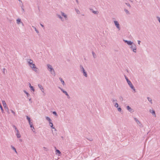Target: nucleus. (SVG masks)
Instances as JSON below:
<instances>
[{"label": "nucleus", "mask_w": 160, "mask_h": 160, "mask_svg": "<svg viewBox=\"0 0 160 160\" xmlns=\"http://www.w3.org/2000/svg\"><path fill=\"white\" fill-rule=\"evenodd\" d=\"M123 41L127 43L128 45L131 46L130 48L132 50V51L134 52H136L137 46L136 45L132 42L130 41H128L127 40H123Z\"/></svg>", "instance_id": "f257e3e1"}, {"label": "nucleus", "mask_w": 160, "mask_h": 160, "mask_svg": "<svg viewBox=\"0 0 160 160\" xmlns=\"http://www.w3.org/2000/svg\"><path fill=\"white\" fill-rule=\"evenodd\" d=\"M124 77L130 88L134 91V92H136V89L131 82L128 79V77L125 75H124Z\"/></svg>", "instance_id": "f03ea898"}, {"label": "nucleus", "mask_w": 160, "mask_h": 160, "mask_svg": "<svg viewBox=\"0 0 160 160\" xmlns=\"http://www.w3.org/2000/svg\"><path fill=\"white\" fill-rule=\"evenodd\" d=\"M47 67L48 69L51 72V73L52 74H53L54 76H55V71L52 66L48 64L47 65Z\"/></svg>", "instance_id": "7ed1b4c3"}, {"label": "nucleus", "mask_w": 160, "mask_h": 160, "mask_svg": "<svg viewBox=\"0 0 160 160\" xmlns=\"http://www.w3.org/2000/svg\"><path fill=\"white\" fill-rule=\"evenodd\" d=\"M80 70L81 72L83 73L84 76L85 77H88L87 74V72L85 71L83 66L82 65H80Z\"/></svg>", "instance_id": "20e7f679"}, {"label": "nucleus", "mask_w": 160, "mask_h": 160, "mask_svg": "<svg viewBox=\"0 0 160 160\" xmlns=\"http://www.w3.org/2000/svg\"><path fill=\"white\" fill-rule=\"evenodd\" d=\"M113 22H114V23L115 26H116V28H117L118 30H120L121 29V28H120V25H119L118 22L117 21H113Z\"/></svg>", "instance_id": "39448f33"}, {"label": "nucleus", "mask_w": 160, "mask_h": 160, "mask_svg": "<svg viewBox=\"0 0 160 160\" xmlns=\"http://www.w3.org/2000/svg\"><path fill=\"white\" fill-rule=\"evenodd\" d=\"M134 120L137 124L140 127H142L143 126L141 122L137 118H134Z\"/></svg>", "instance_id": "423d86ee"}, {"label": "nucleus", "mask_w": 160, "mask_h": 160, "mask_svg": "<svg viewBox=\"0 0 160 160\" xmlns=\"http://www.w3.org/2000/svg\"><path fill=\"white\" fill-rule=\"evenodd\" d=\"M30 67L33 70L36 72L37 71L38 68L36 67V66L34 64H33L31 66H30Z\"/></svg>", "instance_id": "0eeeda50"}, {"label": "nucleus", "mask_w": 160, "mask_h": 160, "mask_svg": "<svg viewBox=\"0 0 160 160\" xmlns=\"http://www.w3.org/2000/svg\"><path fill=\"white\" fill-rule=\"evenodd\" d=\"M38 86L40 89L41 90L42 92L44 93L43 95H45V93L44 92V89L42 85L40 84H38Z\"/></svg>", "instance_id": "6e6552de"}, {"label": "nucleus", "mask_w": 160, "mask_h": 160, "mask_svg": "<svg viewBox=\"0 0 160 160\" xmlns=\"http://www.w3.org/2000/svg\"><path fill=\"white\" fill-rule=\"evenodd\" d=\"M61 90V91L63 93H64L67 96H68V93H67V92L64 90L63 89H62V88H60V87H59L58 88Z\"/></svg>", "instance_id": "1a4fd4ad"}, {"label": "nucleus", "mask_w": 160, "mask_h": 160, "mask_svg": "<svg viewBox=\"0 0 160 160\" xmlns=\"http://www.w3.org/2000/svg\"><path fill=\"white\" fill-rule=\"evenodd\" d=\"M16 134L18 138H21V135L19 131V130L18 131L16 132Z\"/></svg>", "instance_id": "9d476101"}, {"label": "nucleus", "mask_w": 160, "mask_h": 160, "mask_svg": "<svg viewBox=\"0 0 160 160\" xmlns=\"http://www.w3.org/2000/svg\"><path fill=\"white\" fill-rule=\"evenodd\" d=\"M17 23L18 24H19L20 23H22V25H23V23L21 21V20L20 19H19V18H18V19L17 20Z\"/></svg>", "instance_id": "9b49d317"}, {"label": "nucleus", "mask_w": 160, "mask_h": 160, "mask_svg": "<svg viewBox=\"0 0 160 160\" xmlns=\"http://www.w3.org/2000/svg\"><path fill=\"white\" fill-rule=\"evenodd\" d=\"M29 61H28V63L29 65V66H31V65H32V64H33V61L31 59H29L28 60Z\"/></svg>", "instance_id": "f8f14e48"}, {"label": "nucleus", "mask_w": 160, "mask_h": 160, "mask_svg": "<svg viewBox=\"0 0 160 160\" xmlns=\"http://www.w3.org/2000/svg\"><path fill=\"white\" fill-rule=\"evenodd\" d=\"M90 10L94 14H97L98 13V11H94L93 9H90Z\"/></svg>", "instance_id": "ddd939ff"}, {"label": "nucleus", "mask_w": 160, "mask_h": 160, "mask_svg": "<svg viewBox=\"0 0 160 160\" xmlns=\"http://www.w3.org/2000/svg\"><path fill=\"white\" fill-rule=\"evenodd\" d=\"M12 128H13L14 129V132L18 131V130L17 128V127L14 125H12Z\"/></svg>", "instance_id": "4468645a"}, {"label": "nucleus", "mask_w": 160, "mask_h": 160, "mask_svg": "<svg viewBox=\"0 0 160 160\" xmlns=\"http://www.w3.org/2000/svg\"><path fill=\"white\" fill-rule=\"evenodd\" d=\"M59 79L62 83V84L63 86H64L65 85L64 81L62 80V79L61 78H59Z\"/></svg>", "instance_id": "2eb2a0df"}, {"label": "nucleus", "mask_w": 160, "mask_h": 160, "mask_svg": "<svg viewBox=\"0 0 160 160\" xmlns=\"http://www.w3.org/2000/svg\"><path fill=\"white\" fill-rule=\"evenodd\" d=\"M29 87L32 90L33 92L35 91V89L33 87L31 86V84L30 83H29Z\"/></svg>", "instance_id": "dca6fc26"}, {"label": "nucleus", "mask_w": 160, "mask_h": 160, "mask_svg": "<svg viewBox=\"0 0 160 160\" xmlns=\"http://www.w3.org/2000/svg\"><path fill=\"white\" fill-rule=\"evenodd\" d=\"M11 149L15 152L17 154V152L16 151V149L13 146H11Z\"/></svg>", "instance_id": "f3484780"}, {"label": "nucleus", "mask_w": 160, "mask_h": 160, "mask_svg": "<svg viewBox=\"0 0 160 160\" xmlns=\"http://www.w3.org/2000/svg\"><path fill=\"white\" fill-rule=\"evenodd\" d=\"M150 111L153 115L155 117H156V114L155 111Z\"/></svg>", "instance_id": "a211bd4d"}, {"label": "nucleus", "mask_w": 160, "mask_h": 160, "mask_svg": "<svg viewBox=\"0 0 160 160\" xmlns=\"http://www.w3.org/2000/svg\"><path fill=\"white\" fill-rule=\"evenodd\" d=\"M61 14L63 16L64 18H65L67 19V16L64 12H62Z\"/></svg>", "instance_id": "6ab92c4d"}, {"label": "nucleus", "mask_w": 160, "mask_h": 160, "mask_svg": "<svg viewBox=\"0 0 160 160\" xmlns=\"http://www.w3.org/2000/svg\"><path fill=\"white\" fill-rule=\"evenodd\" d=\"M49 123L50 126V127L54 129L55 130H56V129H55V128L54 127H53V124L52 123V122H50V123Z\"/></svg>", "instance_id": "aec40b11"}, {"label": "nucleus", "mask_w": 160, "mask_h": 160, "mask_svg": "<svg viewBox=\"0 0 160 160\" xmlns=\"http://www.w3.org/2000/svg\"><path fill=\"white\" fill-rule=\"evenodd\" d=\"M46 119L47 120L49 121V123H50V122H51L52 121L50 118L48 117H46Z\"/></svg>", "instance_id": "412c9836"}, {"label": "nucleus", "mask_w": 160, "mask_h": 160, "mask_svg": "<svg viewBox=\"0 0 160 160\" xmlns=\"http://www.w3.org/2000/svg\"><path fill=\"white\" fill-rule=\"evenodd\" d=\"M147 99H148V100L149 101V102L151 104H152V99L151 98H149V97H148L147 98Z\"/></svg>", "instance_id": "4be33fe9"}, {"label": "nucleus", "mask_w": 160, "mask_h": 160, "mask_svg": "<svg viewBox=\"0 0 160 160\" xmlns=\"http://www.w3.org/2000/svg\"><path fill=\"white\" fill-rule=\"evenodd\" d=\"M23 92H24L25 93H26V94L27 96L28 97H29L30 96V94H29V93L28 92H27V91H25V90H24V91H23Z\"/></svg>", "instance_id": "5701e85b"}, {"label": "nucleus", "mask_w": 160, "mask_h": 160, "mask_svg": "<svg viewBox=\"0 0 160 160\" xmlns=\"http://www.w3.org/2000/svg\"><path fill=\"white\" fill-rule=\"evenodd\" d=\"M26 117L27 119L28 120V122L31 121V118L29 117L28 116H26Z\"/></svg>", "instance_id": "b1692460"}, {"label": "nucleus", "mask_w": 160, "mask_h": 160, "mask_svg": "<svg viewBox=\"0 0 160 160\" xmlns=\"http://www.w3.org/2000/svg\"><path fill=\"white\" fill-rule=\"evenodd\" d=\"M75 10L78 14H80V11L78 9H75Z\"/></svg>", "instance_id": "393cba45"}, {"label": "nucleus", "mask_w": 160, "mask_h": 160, "mask_svg": "<svg viewBox=\"0 0 160 160\" xmlns=\"http://www.w3.org/2000/svg\"><path fill=\"white\" fill-rule=\"evenodd\" d=\"M124 11L125 12H126V13L127 14H129V12L126 9H124Z\"/></svg>", "instance_id": "a878e982"}, {"label": "nucleus", "mask_w": 160, "mask_h": 160, "mask_svg": "<svg viewBox=\"0 0 160 160\" xmlns=\"http://www.w3.org/2000/svg\"><path fill=\"white\" fill-rule=\"evenodd\" d=\"M92 54L94 58H96V57L95 53L93 51L92 52Z\"/></svg>", "instance_id": "bb28decb"}, {"label": "nucleus", "mask_w": 160, "mask_h": 160, "mask_svg": "<svg viewBox=\"0 0 160 160\" xmlns=\"http://www.w3.org/2000/svg\"><path fill=\"white\" fill-rule=\"evenodd\" d=\"M56 152H57V153H58L59 154H60L61 153V152H60V151L59 150H58V149H56Z\"/></svg>", "instance_id": "cd10ccee"}, {"label": "nucleus", "mask_w": 160, "mask_h": 160, "mask_svg": "<svg viewBox=\"0 0 160 160\" xmlns=\"http://www.w3.org/2000/svg\"><path fill=\"white\" fill-rule=\"evenodd\" d=\"M127 109L128 110H132V109L131 108L128 106L126 107Z\"/></svg>", "instance_id": "c85d7f7f"}, {"label": "nucleus", "mask_w": 160, "mask_h": 160, "mask_svg": "<svg viewBox=\"0 0 160 160\" xmlns=\"http://www.w3.org/2000/svg\"><path fill=\"white\" fill-rule=\"evenodd\" d=\"M58 18H59L61 19V20L63 21L62 20V17H61V16L59 15H57Z\"/></svg>", "instance_id": "c756f323"}, {"label": "nucleus", "mask_w": 160, "mask_h": 160, "mask_svg": "<svg viewBox=\"0 0 160 160\" xmlns=\"http://www.w3.org/2000/svg\"><path fill=\"white\" fill-rule=\"evenodd\" d=\"M34 28V29H35V31L37 33H39V31H38L36 29V28L35 27H33Z\"/></svg>", "instance_id": "7c9ffc66"}, {"label": "nucleus", "mask_w": 160, "mask_h": 160, "mask_svg": "<svg viewBox=\"0 0 160 160\" xmlns=\"http://www.w3.org/2000/svg\"><path fill=\"white\" fill-rule=\"evenodd\" d=\"M112 101L113 102H117V100L116 99H112Z\"/></svg>", "instance_id": "2f4dec72"}, {"label": "nucleus", "mask_w": 160, "mask_h": 160, "mask_svg": "<svg viewBox=\"0 0 160 160\" xmlns=\"http://www.w3.org/2000/svg\"><path fill=\"white\" fill-rule=\"evenodd\" d=\"M4 107V108H5V109H8V107L7 106V105H3Z\"/></svg>", "instance_id": "473e14b6"}, {"label": "nucleus", "mask_w": 160, "mask_h": 160, "mask_svg": "<svg viewBox=\"0 0 160 160\" xmlns=\"http://www.w3.org/2000/svg\"><path fill=\"white\" fill-rule=\"evenodd\" d=\"M52 113H53V114H54L55 116H58L56 112L54 111V112H53Z\"/></svg>", "instance_id": "72a5a7b5"}, {"label": "nucleus", "mask_w": 160, "mask_h": 160, "mask_svg": "<svg viewBox=\"0 0 160 160\" xmlns=\"http://www.w3.org/2000/svg\"><path fill=\"white\" fill-rule=\"evenodd\" d=\"M157 18L158 19L159 22L160 23V18L159 17H157Z\"/></svg>", "instance_id": "f704fd0d"}, {"label": "nucleus", "mask_w": 160, "mask_h": 160, "mask_svg": "<svg viewBox=\"0 0 160 160\" xmlns=\"http://www.w3.org/2000/svg\"><path fill=\"white\" fill-rule=\"evenodd\" d=\"M126 4L129 7H131V6L129 3H126Z\"/></svg>", "instance_id": "c9c22d12"}, {"label": "nucleus", "mask_w": 160, "mask_h": 160, "mask_svg": "<svg viewBox=\"0 0 160 160\" xmlns=\"http://www.w3.org/2000/svg\"><path fill=\"white\" fill-rule=\"evenodd\" d=\"M114 106H115V107H117V108H118V103H115V105Z\"/></svg>", "instance_id": "e433bc0d"}, {"label": "nucleus", "mask_w": 160, "mask_h": 160, "mask_svg": "<svg viewBox=\"0 0 160 160\" xmlns=\"http://www.w3.org/2000/svg\"><path fill=\"white\" fill-rule=\"evenodd\" d=\"M2 69V70H3V71H2V72H3V74H5V69L4 68H3Z\"/></svg>", "instance_id": "4c0bfd02"}, {"label": "nucleus", "mask_w": 160, "mask_h": 160, "mask_svg": "<svg viewBox=\"0 0 160 160\" xmlns=\"http://www.w3.org/2000/svg\"><path fill=\"white\" fill-rule=\"evenodd\" d=\"M2 102L3 105H6V102L4 101H2Z\"/></svg>", "instance_id": "58836bf2"}, {"label": "nucleus", "mask_w": 160, "mask_h": 160, "mask_svg": "<svg viewBox=\"0 0 160 160\" xmlns=\"http://www.w3.org/2000/svg\"><path fill=\"white\" fill-rule=\"evenodd\" d=\"M30 127L31 128H33V129H34V127L33 126V124L30 125Z\"/></svg>", "instance_id": "ea45409f"}, {"label": "nucleus", "mask_w": 160, "mask_h": 160, "mask_svg": "<svg viewBox=\"0 0 160 160\" xmlns=\"http://www.w3.org/2000/svg\"><path fill=\"white\" fill-rule=\"evenodd\" d=\"M119 99L121 100L122 101L123 99V98L122 96L120 97Z\"/></svg>", "instance_id": "a19ab883"}, {"label": "nucleus", "mask_w": 160, "mask_h": 160, "mask_svg": "<svg viewBox=\"0 0 160 160\" xmlns=\"http://www.w3.org/2000/svg\"><path fill=\"white\" fill-rule=\"evenodd\" d=\"M29 122V124L30 125H31L33 124L32 122H31V121H30V122Z\"/></svg>", "instance_id": "79ce46f5"}, {"label": "nucleus", "mask_w": 160, "mask_h": 160, "mask_svg": "<svg viewBox=\"0 0 160 160\" xmlns=\"http://www.w3.org/2000/svg\"><path fill=\"white\" fill-rule=\"evenodd\" d=\"M138 44L139 45H140V42H141V41L140 40H138Z\"/></svg>", "instance_id": "37998d69"}, {"label": "nucleus", "mask_w": 160, "mask_h": 160, "mask_svg": "<svg viewBox=\"0 0 160 160\" xmlns=\"http://www.w3.org/2000/svg\"><path fill=\"white\" fill-rule=\"evenodd\" d=\"M21 8H22V11H23V12H24V10L23 9V7H22Z\"/></svg>", "instance_id": "c03bdc74"}, {"label": "nucleus", "mask_w": 160, "mask_h": 160, "mask_svg": "<svg viewBox=\"0 0 160 160\" xmlns=\"http://www.w3.org/2000/svg\"><path fill=\"white\" fill-rule=\"evenodd\" d=\"M32 131H33V132H35V129H33V128H32Z\"/></svg>", "instance_id": "a18cd8bd"}, {"label": "nucleus", "mask_w": 160, "mask_h": 160, "mask_svg": "<svg viewBox=\"0 0 160 160\" xmlns=\"http://www.w3.org/2000/svg\"><path fill=\"white\" fill-rule=\"evenodd\" d=\"M76 0V2H77V3L78 4V3H79V2H78V0Z\"/></svg>", "instance_id": "49530a36"}, {"label": "nucleus", "mask_w": 160, "mask_h": 160, "mask_svg": "<svg viewBox=\"0 0 160 160\" xmlns=\"http://www.w3.org/2000/svg\"><path fill=\"white\" fill-rule=\"evenodd\" d=\"M40 25H41V26L42 27L44 28V26L43 25H42L41 24H40Z\"/></svg>", "instance_id": "de8ad7c7"}, {"label": "nucleus", "mask_w": 160, "mask_h": 160, "mask_svg": "<svg viewBox=\"0 0 160 160\" xmlns=\"http://www.w3.org/2000/svg\"><path fill=\"white\" fill-rule=\"evenodd\" d=\"M118 110H121V108H118Z\"/></svg>", "instance_id": "09e8293b"}, {"label": "nucleus", "mask_w": 160, "mask_h": 160, "mask_svg": "<svg viewBox=\"0 0 160 160\" xmlns=\"http://www.w3.org/2000/svg\"><path fill=\"white\" fill-rule=\"evenodd\" d=\"M12 111V112L14 114H15V112H14V111Z\"/></svg>", "instance_id": "8fccbe9b"}, {"label": "nucleus", "mask_w": 160, "mask_h": 160, "mask_svg": "<svg viewBox=\"0 0 160 160\" xmlns=\"http://www.w3.org/2000/svg\"><path fill=\"white\" fill-rule=\"evenodd\" d=\"M29 101H31V98H30V99H29Z\"/></svg>", "instance_id": "3c124183"}, {"label": "nucleus", "mask_w": 160, "mask_h": 160, "mask_svg": "<svg viewBox=\"0 0 160 160\" xmlns=\"http://www.w3.org/2000/svg\"><path fill=\"white\" fill-rule=\"evenodd\" d=\"M4 111H3V110L2 111V113H4Z\"/></svg>", "instance_id": "603ef678"}, {"label": "nucleus", "mask_w": 160, "mask_h": 160, "mask_svg": "<svg viewBox=\"0 0 160 160\" xmlns=\"http://www.w3.org/2000/svg\"><path fill=\"white\" fill-rule=\"evenodd\" d=\"M67 97L68 98H70L69 96L68 95V96H67Z\"/></svg>", "instance_id": "864d4df0"}, {"label": "nucleus", "mask_w": 160, "mask_h": 160, "mask_svg": "<svg viewBox=\"0 0 160 160\" xmlns=\"http://www.w3.org/2000/svg\"><path fill=\"white\" fill-rule=\"evenodd\" d=\"M127 72H128V69L126 70Z\"/></svg>", "instance_id": "5fc2aeb1"}, {"label": "nucleus", "mask_w": 160, "mask_h": 160, "mask_svg": "<svg viewBox=\"0 0 160 160\" xmlns=\"http://www.w3.org/2000/svg\"><path fill=\"white\" fill-rule=\"evenodd\" d=\"M61 138H62V139H63V137H62H62H61Z\"/></svg>", "instance_id": "6e6d98bb"}, {"label": "nucleus", "mask_w": 160, "mask_h": 160, "mask_svg": "<svg viewBox=\"0 0 160 160\" xmlns=\"http://www.w3.org/2000/svg\"><path fill=\"white\" fill-rule=\"evenodd\" d=\"M9 111H8V113H9Z\"/></svg>", "instance_id": "4d7b16f0"}, {"label": "nucleus", "mask_w": 160, "mask_h": 160, "mask_svg": "<svg viewBox=\"0 0 160 160\" xmlns=\"http://www.w3.org/2000/svg\"><path fill=\"white\" fill-rule=\"evenodd\" d=\"M19 1H21L20 0H18Z\"/></svg>", "instance_id": "13d9d810"}, {"label": "nucleus", "mask_w": 160, "mask_h": 160, "mask_svg": "<svg viewBox=\"0 0 160 160\" xmlns=\"http://www.w3.org/2000/svg\"><path fill=\"white\" fill-rule=\"evenodd\" d=\"M119 111L120 112H121V111L120 110V111Z\"/></svg>", "instance_id": "bf43d9fd"}, {"label": "nucleus", "mask_w": 160, "mask_h": 160, "mask_svg": "<svg viewBox=\"0 0 160 160\" xmlns=\"http://www.w3.org/2000/svg\"><path fill=\"white\" fill-rule=\"evenodd\" d=\"M90 141H92V140H89Z\"/></svg>", "instance_id": "052dcab7"}, {"label": "nucleus", "mask_w": 160, "mask_h": 160, "mask_svg": "<svg viewBox=\"0 0 160 160\" xmlns=\"http://www.w3.org/2000/svg\"><path fill=\"white\" fill-rule=\"evenodd\" d=\"M20 141H22V140H21V139H20Z\"/></svg>", "instance_id": "680f3d73"}]
</instances>
